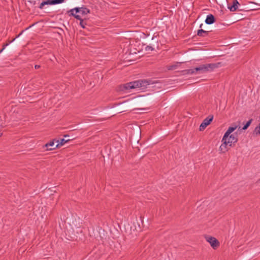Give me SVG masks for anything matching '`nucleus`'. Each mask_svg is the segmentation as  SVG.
I'll list each match as a JSON object with an SVG mask.
<instances>
[{
  "label": "nucleus",
  "instance_id": "f257e3e1",
  "mask_svg": "<svg viewBox=\"0 0 260 260\" xmlns=\"http://www.w3.org/2000/svg\"><path fill=\"white\" fill-rule=\"evenodd\" d=\"M149 85H150V83L147 80H138L121 85L120 86V90L122 91L133 89H136L137 91L144 90Z\"/></svg>",
  "mask_w": 260,
  "mask_h": 260
},
{
  "label": "nucleus",
  "instance_id": "f03ea898",
  "mask_svg": "<svg viewBox=\"0 0 260 260\" xmlns=\"http://www.w3.org/2000/svg\"><path fill=\"white\" fill-rule=\"evenodd\" d=\"M217 67L218 65L215 63L204 64L195 68L185 70V72L186 74L190 75L201 74L211 71Z\"/></svg>",
  "mask_w": 260,
  "mask_h": 260
},
{
  "label": "nucleus",
  "instance_id": "7ed1b4c3",
  "mask_svg": "<svg viewBox=\"0 0 260 260\" xmlns=\"http://www.w3.org/2000/svg\"><path fill=\"white\" fill-rule=\"evenodd\" d=\"M238 125H234L232 126H230L229 127L226 132L225 133L223 138L222 139V144L221 145L220 147V150L224 153L226 152L229 149V144L226 142L225 141L226 138L228 137L229 134H231L232 132H233L237 127Z\"/></svg>",
  "mask_w": 260,
  "mask_h": 260
},
{
  "label": "nucleus",
  "instance_id": "20e7f679",
  "mask_svg": "<svg viewBox=\"0 0 260 260\" xmlns=\"http://www.w3.org/2000/svg\"><path fill=\"white\" fill-rule=\"evenodd\" d=\"M206 241L209 242L211 247L215 249L219 246V242L214 237L211 236H206L205 237Z\"/></svg>",
  "mask_w": 260,
  "mask_h": 260
},
{
  "label": "nucleus",
  "instance_id": "39448f33",
  "mask_svg": "<svg viewBox=\"0 0 260 260\" xmlns=\"http://www.w3.org/2000/svg\"><path fill=\"white\" fill-rule=\"evenodd\" d=\"M69 12H74L76 13H79L82 15H86L90 13V11L86 8L81 7V8H75L74 9H72L69 10Z\"/></svg>",
  "mask_w": 260,
  "mask_h": 260
},
{
  "label": "nucleus",
  "instance_id": "423d86ee",
  "mask_svg": "<svg viewBox=\"0 0 260 260\" xmlns=\"http://www.w3.org/2000/svg\"><path fill=\"white\" fill-rule=\"evenodd\" d=\"M225 141L229 144V147H230L232 146L233 143H236L238 141V138L236 134H229Z\"/></svg>",
  "mask_w": 260,
  "mask_h": 260
},
{
  "label": "nucleus",
  "instance_id": "0eeeda50",
  "mask_svg": "<svg viewBox=\"0 0 260 260\" xmlns=\"http://www.w3.org/2000/svg\"><path fill=\"white\" fill-rule=\"evenodd\" d=\"M213 118V117L212 116L211 117L208 116V117L205 118L200 126V131H203L207 127V126L212 121Z\"/></svg>",
  "mask_w": 260,
  "mask_h": 260
},
{
  "label": "nucleus",
  "instance_id": "6e6552de",
  "mask_svg": "<svg viewBox=\"0 0 260 260\" xmlns=\"http://www.w3.org/2000/svg\"><path fill=\"white\" fill-rule=\"evenodd\" d=\"M70 139H61L60 140H57L56 141V145L55 147L49 149V150H54L56 148L60 147L63 146L65 143L70 141Z\"/></svg>",
  "mask_w": 260,
  "mask_h": 260
},
{
  "label": "nucleus",
  "instance_id": "1a4fd4ad",
  "mask_svg": "<svg viewBox=\"0 0 260 260\" xmlns=\"http://www.w3.org/2000/svg\"><path fill=\"white\" fill-rule=\"evenodd\" d=\"M239 5L237 0H234L232 4H229L228 8L232 12L235 11L238 9V6Z\"/></svg>",
  "mask_w": 260,
  "mask_h": 260
},
{
  "label": "nucleus",
  "instance_id": "9d476101",
  "mask_svg": "<svg viewBox=\"0 0 260 260\" xmlns=\"http://www.w3.org/2000/svg\"><path fill=\"white\" fill-rule=\"evenodd\" d=\"M215 21V18L212 14L207 15L205 22L207 24H212Z\"/></svg>",
  "mask_w": 260,
  "mask_h": 260
},
{
  "label": "nucleus",
  "instance_id": "9b49d317",
  "mask_svg": "<svg viewBox=\"0 0 260 260\" xmlns=\"http://www.w3.org/2000/svg\"><path fill=\"white\" fill-rule=\"evenodd\" d=\"M57 140H53L52 141L50 142L49 143H48L46 144L44 146L45 147H46L47 150H50L49 149L54 148V143H56V141Z\"/></svg>",
  "mask_w": 260,
  "mask_h": 260
},
{
  "label": "nucleus",
  "instance_id": "f8f14e48",
  "mask_svg": "<svg viewBox=\"0 0 260 260\" xmlns=\"http://www.w3.org/2000/svg\"><path fill=\"white\" fill-rule=\"evenodd\" d=\"M209 31L204 30L202 29H199L197 31V35L200 37H206L208 35Z\"/></svg>",
  "mask_w": 260,
  "mask_h": 260
},
{
  "label": "nucleus",
  "instance_id": "ddd939ff",
  "mask_svg": "<svg viewBox=\"0 0 260 260\" xmlns=\"http://www.w3.org/2000/svg\"><path fill=\"white\" fill-rule=\"evenodd\" d=\"M68 13L70 15H72L74 16L77 19L79 20L80 21L82 20V18L80 14H76L77 13H75L74 12H69V11H68Z\"/></svg>",
  "mask_w": 260,
  "mask_h": 260
},
{
  "label": "nucleus",
  "instance_id": "4468645a",
  "mask_svg": "<svg viewBox=\"0 0 260 260\" xmlns=\"http://www.w3.org/2000/svg\"><path fill=\"white\" fill-rule=\"evenodd\" d=\"M179 63H176L175 64L171 65V66H167V68L168 70H173L177 69V67L178 66Z\"/></svg>",
  "mask_w": 260,
  "mask_h": 260
},
{
  "label": "nucleus",
  "instance_id": "2eb2a0df",
  "mask_svg": "<svg viewBox=\"0 0 260 260\" xmlns=\"http://www.w3.org/2000/svg\"><path fill=\"white\" fill-rule=\"evenodd\" d=\"M252 121V119H251L249 120L244 125V126L242 127V129L246 130L250 125L251 122Z\"/></svg>",
  "mask_w": 260,
  "mask_h": 260
},
{
  "label": "nucleus",
  "instance_id": "dca6fc26",
  "mask_svg": "<svg viewBox=\"0 0 260 260\" xmlns=\"http://www.w3.org/2000/svg\"><path fill=\"white\" fill-rule=\"evenodd\" d=\"M254 134L256 135H260V124H259L257 126H256L253 132Z\"/></svg>",
  "mask_w": 260,
  "mask_h": 260
},
{
  "label": "nucleus",
  "instance_id": "f3484780",
  "mask_svg": "<svg viewBox=\"0 0 260 260\" xmlns=\"http://www.w3.org/2000/svg\"><path fill=\"white\" fill-rule=\"evenodd\" d=\"M44 2V4H45V5H54L53 4V0H46V1H43Z\"/></svg>",
  "mask_w": 260,
  "mask_h": 260
},
{
  "label": "nucleus",
  "instance_id": "a211bd4d",
  "mask_svg": "<svg viewBox=\"0 0 260 260\" xmlns=\"http://www.w3.org/2000/svg\"><path fill=\"white\" fill-rule=\"evenodd\" d=\"M80 24L82 28H84L85 27L86 23L84 22V21L83 19H82L80 20Z\"/></svg>",
  "mask_w": 260,
  "mask_h": 260
},
{
  "label": "nucleus",
  "instance_id": "6ab92c4d",
  "mask_svg": "<svg viewBox=\"0 0 260 260\" xmlns=\"http://www.w3.org/2000/svg\"><path fill=\"white\" fill-rule=\"evenodd\" d=\"M64 1V0H53V3L54 5L60 4L61 3H63Z\"/></svg>",
  "mask_w": 260,
  "mask_h": 260
},
{
  "label": "nucleus",
  "instance_id": "aec40b11",
  "mask_svg": "<svg viewBox=\"0 0 260 260\" xmlns=\"http://www.w3.org/2000/svg\"><path fill=\"white\" fill-rule=\"evenodd\" d=\"M154 50V48H152L151 46H147L146 47H145V50L146 51H152Z\"/></svg>",
  "mask_w": 260,
  "mask_h": 260
},
{
  "label": "nucleus",
  "instance_id": "412c9836",
  "mask_svg": "<svg viewBox=\"0 0 260 260\" xmlns=\"http://www.w3.org/2000/svg\"><path fill=\"white\" fill-rule=\"evenodd\" d=\"M45 4H44V2H42L41 4L40 5L39 8L41 9H42L43 7L45 6Z\"/></svg>",
  "mask_w": 260,
  "mask_h": 260
},
{
  "label": "nucleus",
  "instance_id": "4be33fe9",
  "mask_svg": "<svg viewBox=\"0 0 260 260\" xmlns=\"http://www.w3.org/2000/svg\"><path fill=\"white\" fill-rule=\"evenodd\" d=\"M40 68V66L39 65H35V68L36 69H39Z\"/></svg>",
  "mask_w": 260,
  "mask_h": 260
},
{
  "label": "nucleus",
  "instance_id": "5701e85b",
  "mask_svg": "<svg viewBox=\"0 0 260 260\" xmlns=\"http://www.w3.org/2000/svg\"><path fill=\"white\" fill-rule=\"evenodd\" d=\"M69 137V136L68 135H66L64 136V138H67V137Z\"/></svg>",
  "mask_w": 260,
  "mask_h": 260
},
{
  "label": "nucleus",
  "instance_id": "b1692460",
  "mask_svg": "<svg viewBox=\"0 0 260 260\" xmlns=\"http://www.w3.org/2000/svg\"><path fill=\"white\" fill-rule=\"evenodd\" d=\"M203 24H201L200 25V28L203 27Z\"/></svg>",
  "mask_w": 260,
  "mask_h": 260
},
{
  "label": "nucleus",
  "instance_id": "393cba45",
  "mask_svg": "<svg viewBox=\"0 0 260 260\" xmlns=\"http://www.w3.org/2000/svg\"><path fill=\"white\" fill-rule=\"evenodd\" d=\"M4 49V47L3 48V49L1 50V52H2Z\"/></svg>",
  "mask_w": 260,
  "mask_h": 260
},
{
  "label": "nucleus",
  "instance_id": "a878e982",
  "mask_svg": "<svg viewBox=\"0 0 260 260\" xmlns=\"http://www.w3.org/2000/svg\"><path fill=\"white\" fill-rule=\"evenodd\" d=\"M2 135V133H0V137Z\"/></svg>",
  "mask_w": 260,
  "mask_h": 260
},
{
  "label": "nucleus",
  "instance_id": "bb28decb",
  "mask_svg": "<svg viewBox=\"0 0 260 260\" xmlns=\"http://www.w3.org/2000/svg\"><path fill=\"white\" fill-rule=\"evenodd\" d=\"M21 34V33H20L19 35H18V37L20 36V35Z\"/></svg>",
  "mask_w": 260,
  "mask_h": 260
},
{
  "label": "nucleus",
  "instance_id": "cd10ccee",
  "mask_svg": "<svg viewBox=\"0 0 260 260\" xmlns=\"http://www.w3.org/2000/svg\"><path fill=\"white\" fill-rule=\"evenodd\" d=\"M259 124H260V123H259Z\"/></svg>",
  "mask_w": 260,
  "mask_h": 260
}]
</instances>
